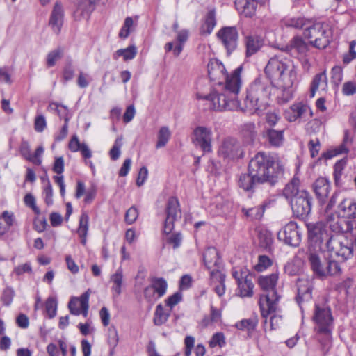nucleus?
<instances>
[{
	"mask_svg": "<svg viewBox=\"0 0 356 356\" xmlns=\"http://www.w3.org/2000/svg\"><path fill=\"white\" fill-rule=\"evenodd\" d=\"M225 274L220 270H213L210 273V285L220 297L225 293Z\"/></svg>",
	"mask_w": 356,
	"mask_h": 356,
	"instance_id": "nucleus-25",
	"label": "nucleus"
},
{
	"mask_svg": "<svg viewBox=\"0 0 356 356\" xmlns=\"http://www.w3.org/2000/svg\"><path fill=\"white\" fill-rule=\"evenodd\" d=\"M278 280V275L272 273L267 276H260L258 284L261 288L263 293L259 299V307L264 323H266L267 317L277 309V303L280 296L276 291V284Z\"/></svg>",
	"mask_w": 356,
	"mask_h": 356,
	"instance_id": "nucleus-5",
	"label": "nucleus"
},
{
	"mask_svg": "<svg viewBox=\"0 0 356 356\" xmlns=\"http://www.w3.org/2000/svg\"><path fill=\"white\" fill-rule=\"evenodd\" d=\"M304 36L309 40V44L317 49H325L330 43L332 32L328 24L316 22L308 26L303 32Z\"/></svg>",
	"mask_w": 356,
	"mask_h": 356,
	"instance_id": "nucleus-7",
	"label": "nucleus"
},
{
	"mask_svg": "<svg viewBox=\"0 0 356 356\" xmlns=\"http://www.w3.org/2000/svg\"><path fill=\"white\" fill-rule=\"evenodd\" d=\"M323 251L307 250V259L314 274L318 278H325L326 259L323 261L321 254Z\"/></svg>",
	"mask_w": 356,
	"mask_h": 356,
	"instance_id": "nucleus-20",
	"label": "nucleus"
},
{
	"mask_svg": "<svg viewBox=\"0 0 356 356\" xmlns=\"http://www.w3.org/2000/svg\"><path fill=\"white\" fill-rule=\"evenodd\" d=\"M90 290L86 291L80 297H72L68 302V309L71 314L79 316L82 314L86 317L89 309Z\"/></svg>",
	"mask_w": 356,
	"mask_h": 356,
	"instance_id": "nucleus-19",
	"label": "nucleus"
},
{
	"mask_svg": "<svg viewBox=\"0 0 356 356\" xmlns=\"http://www.w3.org/2000/svg\"><path fill=\"white\" fill-rule=\"evenodd\" d=\"M64 19V10L60 2H56L51 13L49 24L52 30L58 34L61 30Z\"/></svg>",
	"mask_w": 356,
	"mask_h": 356,
	"instance_id": "nucleus-23",
	"label": "nucleus"
},
{
	"mask_svg": "<svg viewBox=\"0 0 356 356\" xmlns=\"http://www.w3.org/2000/svg\"><path fill=\"white\" fill-rule=\"evenodd\" d=\"M209 344L210 348H215L216 346L222 348L225 346L226 344L225 334L222 332H216L213 334L209 342Z\"/></svg>",
	"mask_w": 356,
	"mask_h": 356,
	"instance_id": "nucleus-52",
	"label": "nucleus"
},
{
	"mask_svg": "<svg viewBox=\"0 0 356 356\" xmlns=\"http://www.w3.org/2000/svg\"><path fill=\"white\" fill-rule=\"evenodd\" d=\"M95 9L94 0H79L77 3V10L81 15H88Z\"/></svg>",
	"mask_w": 356,
	"mask_h": 356,
	"instance_id": "nucleus-47",
	"label": "nucleus"
},
{
	"mask_svg": "<svg viewBox=\"0 0 356 356\" xmlns=\"http://www.w3.org/2000/svg\"><path fill=\"white\" fill-rule=\"evenodd\" d=\"M272 85L260 78L256 79L247 88L243 111L260 115L270 105Z\"/></svg>",
	"mask_w": 356,
	"mask_h": 356,
	"instance_id": "nucleus-4",
	"label": "nucleus"
},
{
	"mask_svg": "<svg viewBox=\"0 0 356 356\" xmlns=\"http://www.w3.org/2000/svg\"><path fill=\"white\" fill-rule=\"evenodd\" d=\"M63 108H64L63 114H61L60 111L58 110V115H60V118H63L65 123H64L63 126L62 127V128L60 131V133L57 136H55V140H56V141L63 140L67 136V135L68 134V122L70 120V118L67 113L66 107L63 106Z\"/></svg>",
	"mask_w": 356,
	"mask_h": 356,
	"instance_id": "nucleus-46",
	"label": "nucleus"
},
{
	"mask_svg": "<svg viewBox=\"0 0 356 356\" xmlns=\"http://www.w3.org/2000/svg\"><path fill=\"white\" fill-rule=\"evenodd\" d=\"M244 38L245 47V56L250 57L257 54L264 45V39L256 33H248L246 31L241 32Z\"/></svg>",
	"mask_w": 356,
	"mask_h": 356,
	"instance_id": "nucleus-21",
	"label": "nucleus"
},
{
	"mask_svg": "<svg viewBox=\"0 0 356 356\" xmlns=\"http://www.w3.org/2000/svg\"><path fill=\"white\" fill-rule=\"evenodd\" d=\"M57 300L54 297H49L45 302V309L49 318H53L56 315Z\"/></svg>",
	"mask_w": 356,
	"mask_h": 356,
	"instance_id": "nucleus-49",
	"label": "nucleus"
},
{
	"mask_svg": "<svg viewBox=\"0 0 356 356\" xmlns=\"http://www.w3.org/2000/svg\"><path fill=\"white\" fill-rule=\"evenodd\" d=\"M188 37L189 31L186 29H181L177 33L176 40L177 44L175 45L173 50V54L175 56L177 57L181 54L184 49V44L188 40Z\"/></svg>",
	"mask_w": 356,
	"mask_h": 356,
	"instance_id": "nucleus-40",
	"label": "nucleus"
},
{
	"mask_svg": "<svg viewBox=\"0 0 356 356\" xmlns=\"http://www.w3.org/2000/svg\"><path fill=\"white\" fill-rule=\"evenodd\" d=\"M327 87V78L326 72L323 71L314 76L311 83L310 87V96L314 97L316 92L319 88L325 90Z\"/></svg>",
	"mask_w": 356,
	"mask_h": 356,
	"instance_id": "nucleus-34",
	"label": "nucleus"
},
{
	"mask_svg": "<svg viewBox=\"0 0 356 356\" xmlns=\"http://www.w3.org/2000/svg\"><path fill=\"white\" fill-rule=\"evenodd\" d=\"M123 277V270L122 267H119L115 273L111 275L110 280L113 283L111 291L114 297H118L122 293Z\"/></svg>",
	"mask_w": 356,
	"mask_h": 356,
	"instance_id": "nucleus-31",
	"label": "nucleus"
},
{
	"mask_svg": "<svg viewBox=\"0 0 356 356\" xmlns=\"http://www.w3.org/2000/svg\"><path fill=\"white\" fill-rule=\"evenodd\" d=\"M213 132L211 127L197 126L193 131L192 142L204 154L212 152Z\"/></svg>",
	"mask_w": 356,
	"mask_h": 356,
	"instance_id": "nucleus-14",
	"label": "nucleus"
},
{
	"mask_svg": "<svg viewBox=\"0 0 356 356\" xmlns=\"http://www.w3.org/2000/svg\"><path fill=\"white\" fill-rule=\"evenodd\" d=\"M343 80V69L341 66H334L331 70V82L337 87Z\"/></svg>",
	"mask_w": 356,
	"mask_h": 356,
	"instance_id": "nucleus-51",
	"label": "nucleus"
},
{
	"mask_svg": "<svg viewBox=\"0 0 356 356\" xmlns=\"http://www.w3.org/2000/svg\"><path fill=\"white\" fill-rule=\"evenodd\" d=\"M138 216V211L137 209L135 207L132 206L126 211L124 220L126 223L131 225L136 220Z\"/></svg>",
	"mask_w": 356,
	"mask_h": 356,
	"instance_id": "nucleus-61",
	"label": "nucleus"
},
{
	"mask_svg": "<svg viewBox=\"0 0 356 356\" xmlns=\"http://www.w3.org/2000/svg\"><path fill=\"white\" fill-rule=\"evenodd\" d=\"M356 209V201L352 198H343L337 207L339 215L344 218L350 217Z\"/></svg>",
	"mask_w": 356,
	"mask_h": 356,
	"instance_id": "nucleus-30",
	"label": "nucleus"
},
{
	"mask_svg": "<svg viewBox=\"0 0 356 356\" xmlns=\"http://www.w3.org/2000/svg\"><path fill=\"white\" fill-rule=\"evenodd\" d=\"M171 136V132L166 126L161 127L158 133V140L156 144L157 149L163 147L166 145Z\"/></svg>",
	"mask_w": 356,
	"mask_h": 356,
	"instance_id": "nucleus-45",
	"label": "nucleus"
},
{
	"mask_svg": "<svg viewBox=\"0 0 356 356\" xmlns=\"http://www.w3.org/2000/svg\"><path fill=\"white\" fill-rule=\"evenodd\" d=\"M203 261L205 267L210 271L220 270L222 266V261L219 256L218 251L213 247H209L203 254Z\"/></svg>",
	"mask_w": 356,
	"mask_h": 356,
	"instance_id": "nucleus-22",
	"label": "nucleus"
},
{
	"mask_svg": "<svg viewBox=\"0 0 356 356\" xmlns=\"http://www.w3.org/2000/svg\"><path fill=\"white\" fill-rule=\"evenodd\" d=\"M119 341L118 334L117 329L114 326H111L108 329V339L107 341L110 348H115L117 346Z\"/></svg>",
	"mask_w": 356,
	"mask_h": 356,
	"instance_id": "nucleus-55",
	"label": "nucleus"
},
{
	"mask_svg": "<svg viewBox=\"0 0 356 356\" xmlns=\"http://www.w3.org/2000/svg\"><path fill=\"white\" fill-rule=\"evenodd\" d=\"M277 238L287 245L298 247L302 240V232L297 222L290 221L278 232Z\"/></svg>",
	"mask_w": 356,
	"mask_h": 356,
	"instance_id": "nucleus-12",
	"label": "nucleus"
},
{
	"mask_svg": "<svg viewBox=\"0 0 356 356\" xmlns=\"http://www.w3.org/2000/svg\"><path fill=\"white\" fill-rule=\"evenodd\" d=\"M218 154L225 159L234 160L243 156L239 143L233 138L225 139L220 145Z\"/></svg>",
	"mask_w": 356,
	"mask_h": 356,
	"instance_id": "nucleus-18",
	"label": "nucleus"
},
{
	"mask_svg": "<svg viewBox=\"0 0 356 356\" xmlns=\"http://www.w3.org/2000/svg\"><path fill=\"white\" fill-rule=\"evenodd\" d=\"M63 51L61 48L50 51L47 56V65L48 67H53L55 65L56 61L63 56Z\"/></svg>",
	"mask_w": 356,
	"mask_h": 356,
	"instance_id": "nucleus-54",
	"label": "nucleus"
},
{
	"mask_svg": "<svg viewBox=\"0 0 356 356\" xmlns=\"http://www.w3.org/2000/svg\"><path fill=\"white\" fill-rule=\"evenodd\" d=\"M182 241V234L180 232L172 234L167 238V243L172 245L174 249L178 248Z\"/></svg>",
	"mask_w": 356,
	"mask_h": 356,
	"instance_id": "nucleus-63",
	"label": "nucleus"
},
{
	"mask_svg": "<svg viewBox=\"0 0 356 356\" xmlns=\"http://www.w3.org/2000/svg\"><path fill=\"white\" fill-rule=\"evenodd\" d=\"M350 140H351L350 139V137H349V131L348 130H346L344 132L343 143L341 145H339L338 147L334 149L333 151H330V152H327L325 153L324 156L326 159H331L333 156H337V155H339V154H341L343 153H347L348 152V149L346 147V143Z\"/></svg>",
	"mask_w": 356,
	"mask_h": 356,
	"instance_id": "nucleus-42",
	"label": "nucleus"
},
{
	"mask_svg": "<svg viewBox=\"0 0 356 356\" xmlns=\"http://www.w3.org/2000/svg\"><path fill=\"white\" fill-rule=\"evenodd\" d=\"M122 146V136H118L114 144L109 152L111 159L113 161H116L120 156V149Z\"/></svg>",
	"mask_w": 356,
	"mask_h": 356,
	"instance_id": "nucleus-53",
	"label": "nucleus"
},
{
	"mask_svg": "<svg viewBox=\"0 0 356 356\" xmlns=\"http://www.w3.org/2000/svg\"><path fill=\"white\" fill-rule=\"evenodd\" d=\"M15 291L11 287H6L2 292L1 301L6 306H9L13 300Z\"/></svg>",
	"mask_w": 356,
	"mask_h": 356,
	"instance_id": "nucleus-58",
	"label": "nucleus"
},
{
	"mask_svg": "<svg viewBox=\"0 0 356 356\" xmlns=\"http://www.w3.org/2000/svg\"><path fill=\"white\" fill-rule=\"evenodd\" d=\"M257 0H236L235 7L238 13L245 17H252L255 15Z\"/></svg>",
	"mask_w": 356,
	"mask_h": 356,
	"instance_id": "nucleus-27",
	"label": "nucleus"
},
{
	"mask_svg": "<svg viewBox=\"0 0 356 356\" xmlns=\"http://www.w3.org/2000/svg\"><path fill=\"white\" fill-rule=\"evenodd\" d=\"M313 321L316 324V332L325 336V339L324 341L321 340V343L323 346V350L325 351L326 349L325 352H327L329 348H326L327 341H330L334 327V319L330 307L325 305L316 304Z\"/></svg>",
	"mask_w": 356,
	"mask_h": 356,
	"instance_id": "nucleus-6",
	"label": "nucleus"
},
{
	"mask_svg": "<svg viewBox=\"0 0 356 356\" xmlns=\"http://www.w3.org/2000/svg\"><path fill=\"white\" fill-rule=\"evenodd\" d=\"M257 316H253L250 318L242 319L235 324V327L239 330L247 331L248 333H252L258 325Z\"/></svg>",
	"mask_w": 356,
	"mask_h": 356,
	"instance_id": "nucleus-39",
	"label": "nucleus"
},
{
	"mask_svg": "<svg viewBox=\"0 0 356 356\" xmlns=\"http://www.w3.org/2000/svg\"><path fill=\"white\" fill-rule=\"evenodd\" d=\"M341 273L342 270L339 261L331 258L326 259L325 277L328 276H339Z\"/></svg>",
	"mask_w": 356,
	"mask_h": 356,
	"instance_id": "nucleus-43",
	"label": "nucleus"
},
{
	"mask_svg": "<svg viewBox=\"0 0 356 356\" xmlns=\"http://www.w3.org/2000/svg\"><path fill=\"white\" fill-rule=\"evenodd\" d=\"M264 210L265 209L264 205L260 204L248 209L243 208L242 212L250 220H259L262 218L264 213Z\"/></svg>",
	"mask_w": 356,
	"mask_h": 356,
	"instance_id": "nucleus-44",
	"label": "nucleus"
},
{
	"mask_svg": "<svg viewBox=\"0 0 356 356\" xmlns=\"http://www.w3.org/2000/svg\"><path fill=\"white\" fill-rule=\"evenodd\" d=\"M248 171L263 184L275 186L284 173V164L277 155L259 152L250 160Z\"/></svg>",
	"mask_w": 356,
	"mask_h": 356,
	"instance_id": "nucleus-3",
	"label": "nucleus"
},
{
	"mask_svg": "<svg viewBox=\"0 0 356 356\" xmlns=\"http://www.w3.org/2000/svg\"><path fill=\"white\" fill-rule=\"evenodd\" d=\"M330 257H336L343 262L353 257L354 245L347 240L341 241L338 237L334 236L327 241L326 246Z\"/></svg>",
	"mask_w": 356,
	"mask_h": 356,
	"instance_id": "nucleus-9",
	"label": "nucleus"
},
{
	"mask_svg": "<svg viewBox=\"0 0 356 356\" xmlns=\"http://www.w3.org/2000/svg\"><path fill=\"white\" fill-rule=\"evenodd\" d=\"M308 233L307 250H323V244L327 245L331 238L330 230L327 225L323 222H309L307 224Z\"/></svg>",
	"mask_w": 356,
	"mask_h": 356,
	"instance_id": "nucleus-8",
	"label": "nucleus"
},
{
	"mask_svg": "<svg viewBox=\"0 0 356 356\" xmlns=\"http://www.w3.org/2000/svg\"><path fill=\"white\" fill-rule=\"evenodd\" d=\"M242 133L244 136L253 139L257 135L256 126L254 122H249L242 126Z\"/></svg>",
	"mask_w": 356,
	"mask_h": 356,
	"instance_id": "nucleus-56",
	"label": "nucleus"
},
{
	"mask_svg": "<svg viewBox=\"0 0 356 356\" xmlns=\"http://www.w3.org/2000/svg\"><path fill=\"white\" fill-rule=\"evenodd\" d=\"M272 261L268 256L261 255L259 257L258 264L255 266V269L257 271H263L270 266H271Z\"/></svg>",
	"mask_w": 356,
	"mask_h": 356,
	"instance_id": "nucleus-64",
	"label": "nucleus"
},
{
	"mask_svg": "<svg viewBox=\"0 0 356 356\" xmlns=\"http://www.w3.org/2000/svg\"><path fill=\"white\" fill-rule=\"evenodd\" d=\"M297 294L295 300L302 311L303 306L312 299L314 284L312 280L306 278H298L296 281Z\"/></svg>",
	"mask_w": 356,
	"mask_h": 356,
	"instance_id": "nucleus-16",
	"label": "nucleus"
},
{
	"mask_svg": "<svg viewBox=\"0 0 356 356\" xmlns=\"http://www.w3.org/2000/svg\"><path fill=\"white\" fill-rule=\"evenodd\" d=\"M313 188L319 203L324 204L331 188L330 181L325 177H319L314 183Z\"/></svg>",
	"mask_w": 356,
	"mask_h": 356,
	"instance_id": "nucleus-24",
	"label": "nucleus"
},
{
	"mask_svg": "<svg viewBox=\"0 0 356 356\" xmlns=\"http://www.w3.org/2000/svg\"><path fill=\"white\" fill-rule=\"evenodd\" d=\"M216 36L225 49L227 55L229 56L236 49L239 38L236 26H223L217 32Z\"/></svg>",
	"mask_w": 356,
	"mask_h": 356,
	"instance_id": "nucleus-13",
	"label": "nucleus"
},
{
	"mask_svg": "<svg viewBox=\"0 0 356 356\" xmlns=\"http://www.w3.org/2000/svg\"><path fill=\"white\" fill-rule=\"evenodd\" d=\"M339 193L335 192L329 200L325 209V218L328 222L334 221L335 215L330 212V210L333 208L337 202V200Z\"/></svg>",
	"mask_w": 356,
	"mask_h": 356,
	"instance_id": "nucleus-48",
	"label": "nucleus"
},
{
	"mask_svg": "<svg viewBox=\"0 0 356 356\" xmlns=\"http://www.w3.org/2000/svg\"><path fill=\"white\" fill-rule=\"evenodd\" d=\"M24 202L25 205L28 207L31 208L35 214L39 215L40 213V210L37 207L36 203H35V198L34 197V196L32 194H31V193L26 194L24 196Z\"/></svg>",
	"mask_w": 356,
	"mask_h": 356,
	"instance_id": "nucleus-59",
	"label": "nucleus"
},
{
	"mask_svg": "<svg viewBox=\"0 0 356 356\" xmlns=\"http://www.w3.org/2000/svg\"><path fill=\"white\" fill-rule=\"evenodd\" d=\"M309 108L307 105L301 102L294 104L285 111V118L289 122H295L298 118H302Z\"/></svg>",
	"mask_w": 356,
	"mask_h": 356,
	"instance_id": "nucleus-29",
	"label": "nucleus"
},
{
	"mask_svg": "<svg viewBox=\"0 0 356 356\" xmlns=\"http://www.w3.org/2000/svg\"><path fill=\"white\" fill-rule=\"evenodd\" d=\"M182 300V293L180 291L175 293L165 300L166 306L170 307V310Z\"/></svg>",
	"mask_w": 356,
	"mask_h": 356,
	"instance_id": "nucleus-60",
	"label": "nucleus"
},
{
	"mask_svg": "<svg viewBox=\"0 0 356 356\" xmlns=\"http://www.w3.org/2000/svg\"><path fill=\"white\" fill-rule=\"evenodd\" d=\"M19 152L21 155L26 160H32V154L31 153V147L28 141L22 140L19 146Z\"/></svg>",
	"mask_w": 356,
	"mask_h": 356,
	"instance_id": "nucleus-62",
	"label": "nucleus"
},
{
	"mask_svg": "<svg viewBox=\"0 0 356 356\" xmlns=\"http://www.w3.org/2000/svg\"><path fill=\"white\" fill-rule=\"evenodd\" d=\"M171 311L165 310L162 304H159L156 307L153 322L155 325L160 326L167 322L170 316Z\"/></svg>",
	"mask_w": 356,
	"mask_h": 356,
	"instance_id": "nucleus-38",
	"label": "nucleus"
},
{
	"mask_svg": "<svg viewBox=\"0 0 356 356\" xmlns=\"http://www.w3.org/2000/svg\"><path fill=\"white\" fill-rule=\"evenodd\" d=\"M285 131V127H264L261 133V136L269 147L279 148L283 146L284 143Z\"/></svg>",
	"mask_w": 356,
	"mask_h": 356,
	"instance_id": "nucleus-17",
	"label": "nucleus"
},
{
	"mask_svg": "<svg viewBox=\"0 0 356 356\" xmlns=\"http://www.w3.org/2000/svg\"><path fill=\"white\" fill-rule=\"evenodd\" d=\"M265 73L270 81L271 85H275L283 90V102H288L291 98L290 88L296 79V67L291 60L280 55L271 58L265 67Z\"/></svg>",
	"mask_w": 356,
	"mask_h": 356,
	"instance_id": "nucleus-2",
	"label": "nucleus"
},
{
	"mask_svg": "<svg viewBox=\"0 0 356 356\" xmlns=\"http://www.w3.org/2000/svg\"><path fill=\"white\" fill-rule=\"evenodd\" d=\"M312 21L309 19L305 18L302 16H296L293 17L286 18L284 19V23L285 26L295 28V29H304L306 28L312 24Z\"/></svg>",
	"mask_w": 356,
	"mask_h": 356,
	"instance_id": "nucleus-37",
	"label": "nucleus"
},
{
	"mask_svg": "<svg viewBox=\"0 0 356 356\" xmlns=\"http://www.w3.org/2000/svg\"><path fill=\"white\" fill-rule=\"evenodd\" d=\"M261 180L258 179L252 172L241 174L238 180V186L244 191L252 192L258 184H262Z\"/></svg>",
	"mask_w": 356,
	"mask_h": 356,
	"instance_id": "nucleus-26",
	"label": "nucleus"
},
{
	"mask_svg": "<svg viewBox=\"0 0 356 356\" xmlns=\"http://www.w3.org/2000/svg\"><path fill=\"white\" fill-rule=\"evenodd\" d=\"M89 228V216L86 211H83L79 218V224L77 229V234L81 238V243L85 245L86 243V236Z\"/></svg>",
	"mask_w": 356,
	"mask_h": 356,
	"instance_id": "nucleus-36",
	"label": "nucleus"
},
{
	"mask_svg": "<svg viewBox=\"0 0 356 356\" xmlns=\"http://www.w3.org/2000/svg\"><path fill=\"white\" fill-rule=\"evenodd\" d=\"M300 179L298 177L294 176L292 179L285 186L283 190L284 196L289 200L298 196L299 193L302 191L300 190Z\"/></svg>",
	"mask_w": 356,
	"mask_h": 356,
	"instance_id": "nucleus-33",
	"label": "nucleus"
},
{
	"mask_svg": "<svg viewBox=\"0 0 356 356\" xmlns=\"http://www.w3.org/2000/svg\"><path fill=\"white\" fill-rule=\"evenodd\" d=\"M290 203L293 215L305 219L312 211V197L308 191L302 190L298 196L290 200Z\"/></svg>",
	"mask_w": 356,
	"mask_h": 356,
	"instance_id": "nucleus-11",
	"label": "nucleus"
},
{
	"mask_svg": "<svg viewBox=\"0 0 356 356\" xmlns=\"http://www.w3.org/2000/svg\"><path fill=\"white\" fill-rule=\"evenodd\" d=\"M149 286L154 290L158 298H161L166 293L168 283L163 277H152Z\"/></svg>",
	"mask_w": 356,
	"mask_h": 356,
	"instance_id": "nucleus-41",
	"label": "nucleus"
},
{
	"mask_svg": "<svg viewBox=\"0 0 356 356\" xmlns=\"http://www.w3.org/2000/svg\"><path fill=\"white\" fill-rule=\"evenodd\" d=\"M332 231L337 233H353L356 231V222L348 218H338L330 225Z\"/></svg>",
	"mask_w": 356,
	"mask_h": 356,
	"instance_id": "nucleus-28",
	"label": "nucleus"
},
{
	"mask_svg": "<svg viewBox=\"0 0 356 356\" xmlns=\"http://www.w3.org/2000/svg\"><path fill=\"white\" fill-rule=\"evenodd\" d=\"M137 51L134 45L129 46L126 49H120L116 51L118 56H123L125 61L132 60L136 55Z\"/></svg>",
	"mask_w": 356,
	"mask_h": 356,
	"instance_id": "nucleus-50",
	"label": "nucleus"
},
{
	"mask_svg": "<svg viewBox=\"0 0 356 356\" xmlns=\"http://www.w3.org/2000/svg\"><path fill=\"white\" fill-rule=\"evenodd\" d=\"M216 25V11L210 10L206 15L204 23L200 27V33L210 35Z\"/></svg>",
	"mask_w": 356,
	"mask_h": 356,
	"instance_id": "nucleus-35",
	"label": "nucleus"
},
{
	"mask_svg": "<svg viewBox=\"0 0 356 356\" xmlns=\"http://www.w3.org/2000/svg\"><path fill=\"white\" fill-rule=\"evenodd\" d=\"M355 46L356 41L352 40L349 44V51L343 56V63L344 65H348L352 60L356 58Z\"/></svg>",
	"mask_w": 356,
	"mask_h": 356,
	"instance_id": "nucleus-57",
	"label": "nucleus"
},
{
	"mask_svg": "<svg viewBox=\"0 0 356 356\" xmlns=\"http://www.w3.org/2000/svg\"><path fill=\"white\" fill-rule=\"evenodd\" d=\"M286 49L292 52L296 51L299 54L305 55L309 51V44L300 36H295L290 41Z\"/></svg>",
	"mask_w": 356,
	"mask_h": 356,
	"instance_id": "nucleus-32",
	"label": "nucleus"
},
{
	"mask_svg": "<svg viewBox=\"0 0 356 356\" xmlns=\"http://www.w3.org/2000/svg\"><path fill=\"white\" fill-rule=\"evenodd\" d=\"M208 75L216 86H222V91L209 95L213 108L218 111L236 110L240 104L238 95L241 87V73L242 67L236 68L227 74L224 65L217 59H211L207 65Z\"/></svg>",
	"mask_w": 356,
	"mask_h": 356,
	"instance_id": "nucleus-1",
	"label": "nucleus"
},
{
	"mask_svg": "<svg viewBox=\"0 0 356 356\" xmlns=\"http://www.w3.org/2000/svg\"><path fill=\"white\" fill-rule=\"evenodd\" d=\"M232 275L236 281L239 296L243 298L252 297L254 286L252 282L254 276L249 270L245 267L239 270L233 268Z\"/></svg>",
	"mask_w": 356,
	"mask_h": 356,
	"instance_id": "nucleus-10",
	"label": "nucleus"
},
{
	"mask_svg": "<svg viewBox=\"0 0 356 356\" xmlns=\"http://www.w3.org/2000/svg\"><path fill=\"white\" fill-rule=\"evenodd\" d=\"M166 218L163 225V233L170 234L175 228V222L181 217V211L178 199L170 197L165 208Z\"/></svg>",
	"mask_w": 356,
	"mask_h": 356,
	"instance_id": "nucleus-15",
	"label": "nucleus"
}]
</instances>
